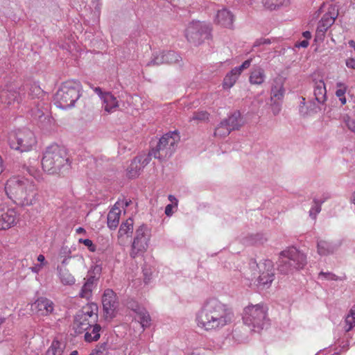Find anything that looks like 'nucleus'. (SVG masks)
Masks as SVG:
<instances>
[{
    "label": "nucleus",
    "instance_id": "obj_1",
    "mask_svg": "<svg viewBox=\"0 0 355 355\" xmlns=\"http://www.w3.org/2000/svg\"><path fill=\"white\" fill-rule=\"evenodd\" d=\"M234 320L232 311L216 298L207 300L196 312L197 327L209 333H217L230 324Z\"/></svg>",
    "mask_w": 355,
    "mask_h": 355
},
{
    "label": "nucleus",
    "instance_id": "obj_2",
    "mask_svg": "<svg viewBox=\"0 0 355 355\" xmlns=\"http://www.w3.org/2000/svg\"><path fill=\"white\" fill-rule=\"evenodd\" d=\"M8 197L20 206H31L37 200V187L32 179L15 175L9 178L5 185Z\"/></svg>",
    "mask_w": 355,
    "mask_h": 355
},
{
    "label": "nucleus",
    "instance_id": "obj_3",
    "mask_svg": "<svg viewBox=\"0 0 355 355\" xmlns=\"http://www.w3.org/2000/svg\"><path fill=\"white\" fill-rule=\"evenodd\" d=\"M249 265V270L244 273V284L248 286L255 285L262 289L270 287L275 278L272 261L265 259L257 263L252 260Z\"/></svg>",
    "mask_w": 355,
    "mask_h": 355
},
{
    "label": "nucleus",
    "instance_id": "obj_4",
    "mask_svg": "<svg viewBox=\"0 0 355 355\" xmlns=\"http://www.w3.org/2000/svg\"><path fill=\"white\" fill-rule=\"evenodd\" d=\"M42 166L49 174H58L62 168L68 169L69 159L66 150L58 145L48 147L42 159Z\"/></svg>",
    "mask_w": 355,
    "mask_h": 355
},
{
    "label": "nucleus",
    "instance_id": "obj_5",
    "mask_svg": "<svg viewBox=\"0 0 355 355\" xmlns=\"http://www.w3.org/2000/svg\"><path fill=\"white\" fill-rule=\"evenodd\" d=\"M81 89L79 81L72 80L64 82L55 94V105L62 110L73 107L80 97Z\"/></svg>",
    "mask_w": 355,
    "mask_h": 355
},
{
    "label": "nucleus",
    "instance_id": "obj_6",
    "mask_svg": "<svg viewBox=\"0 0 355 355\" xmlns=\"http://www.w3.org/2000/svg\"><path fill=\"white\" fill-rule=\"evenodd\" d=\"M306 264V256L294 247L281 252L278 270L284 275L302 269Z\"/></svg>",
    "mask_w": 355,
    "mask_h": 355
},
{
    "label": "nucleus",
    "instance_id": "obj_7",
    "mask_svg": "<svg viewBox=\"0 0 355 355\" xmlns=\"http://www.w3.org/2000/svg\"><path fill=\"white\" fill-rule=\"evenodd\" d=\"M8 143L10 148L20 153L28 152L36 144V137L29 129H19L8 134Z\"/></svg>",
    "mask_w": 355,
    "mask_h": 355
},
{
    "label": "nucleus",
    "instance_id": "obj_8",
    "mask_svg": "<svg viewBox=\"0 0 355 355\" xmlns=\"http://www.w3.org/2000/svg\"><path fill=\"white\" fill-rule=\"evenodd\" d=\"M243 320L254 331H259L268 324L267 309L262 304L249 305L244 309Z\"/></svg>",
    "mask_w": 355,
    "mask_h": 355
},
{
    "label": "nucleus",
    "instance_id": "obj_9",
    "mask_svg": "<svg viewBox=\"0 0 355 355\" xmlns=\"http://www.w3.org/2000/svg\"><path fill=\"white\" fill-rule=\"evenodd\" d=\"M28 96L33 100L37 98V101H33L34 107L31 109V115L35 119L39 120L42 123L46 122L50 123L51 118L49 114V104L45 101L42 98L44 92L39 85L34 83L31 85Z\"/></svg>",
    "mask_w": 355,
    "mask_h": 355
},
{
    "label": "nucleus",
    "instance_id": "obj_10",
    "mask_svg": "<svg viewBox=\"0 0 355 355\" xmlns=\"http://www.w3.org/2000/svg\"><path fill=\"white\" fill-rule=\"evenodd\" d=\"M98 318V306L96 304L89 303L83 306L75 316L73 325L76 332L81 334L83 330H87L90 326L96 324Z\"/></svg>",
    "mask_w": 355,
    "mask_h": 355
},
{
    "label": "nucleus",
    "instance_id": "obj_11",
    "mask_svg": "<svg viewBox=\"0 0 355 355\" xmlns=\"http://www.w3.org/2000/svg\"><path fill=\"white\" fill-rule=\"evenodd\" d=\"M180 139L176 132H171L163 135L155 148L152 149L153 157L159 160L170 157L175 150Z\"/></svg>",
    "mask_w": 355,
    "mask_h": 355
},
{
    "label": "nucleus",
    "instance_id": "obj_12",
    "mask_svg": "<svg viewBox=\"0 0 355 355\" xmlns=\"http://www.w3.org/2000/svg\"><path fill=\"white\" fill-rule=\"evenodd\" d=\"M211 27L209 24L193 20L187 25L184 34L190 43L198 45L209 37Z\"/></svg>",
    "mask_w": 355,
    "mask_h": 355
},
{
    "label": "nucleus",
    "instance_id": "obj_13",
    "mask_svg": "<svg viewBox=\"0 0 355 355\" xmlns=\"http://www.w3.org/2000/svg\"><path fill=\"white\" fill-rule=\"evenodd\" d=\"M150 236V230L146 225H142L137 229L130 252L131 257L142 256L146 252Z\"/></svg>",
    "mask_w": 355,
    "mask_h": 355
},
{
    "label": "nucleus",
    "instance_id": "obj_14",
    "mask_svg": "<svg viewBox=\"0 0 355 355\" xmlns=\"http://www.w3.org/2000/svg\"><path fill=\"white\" fill-rule=\"evenodd\" d=\"M22 97L18 89L13 85H6L0 91V101L8 106L18 105L21 103Z\"/></svg>",
    "mask_w": 355,
    "mask_h": 355
},
{
    "label": "nucleus",
    "instance_id": "obj_15",
    "mask_svg": "<svg viewBox=\"0 0 355 355\" xmlns=\"http://www.w3.org/2000/svg\"><path fill=\"white\" fill-rule=\"evenodd\" d=\"M102 304L106 319L114 316L117 308L116 295L112 289H106L102 296Z\"/></svg>",
    "mask_w": 355,
    "mask_h": 355
},
{
    "label": "nucleus",
    "instance_id": "obj_16",
    "mask_svg": "<svg viewBox=\"0 0 355 355\" xmlns=\"http://www.w3.org/2000/svg\"><path fill=\"white\" fill-rule=\"evenodd\" d=\"M17 214L14 208L0 207V230H8L16 225Z\"/></svg>",
    "mask_w": 355,
    "mask_h": 355
},
{
    "label": "nucleus",
    "instance_id": "obj_17",
    "mask_svg": "<svg viewBox=\"0 0 355 355\" xmlns=\"http://www.w3.org/2000/svg\"><path fill=\"white\" fill-rule=\"evenodd\" d=\"M33 309L40 315H49L54 310V303L46 297H39L32 305Z\"/></svg>",
    "mask_w": 355,
    "mask_h": 355
},
{
    "label": "nucleus",
    "instance_id": "obj_18",
    "mask_svg": "<svg viewBox=\"0 0 355 355\" xmlns=\"http://www.w3.org/2000/svg\"><path fill=\"white\" fill-rule=\"evenodd\" d=\"M233 21V15L226 8L219 10L215 18V21L218 24L226 28H230L232 26Z\"/></svg>",
    "mask_w": 355,
    "mask_h": 355
},
{
    "label": "nucleus",
    "instance_id": "obj_19",
    "mask_svg": "<svg viewBox=\"0 0 355 355\" xmlns=\"http://www.w3.org/2000/svg\"><path fill=\"white\" fill-rule=\"evenodd\" d=\"M285 94L283 81L281 78L273 80L270 91V101H282Z\"/></svg>",
    "mask_w": 355,
    "mask_h": 355
},
{
    "label": "nucleus",
    "instance_id": "obj_20",
    "mask_svg": "<svg viewBox=\"0 0 355 355\" xmlns=\"http://www.w3.org/2000/svg\"><path fill=\"white\" fill-rule=\"evenodd\" d=\"M132 310L137 314V320L143 331L148 328L151 324V318L146 309L137 305L135 308H132Z\"/></svg>",
    "mask_w": 355,
    "mask_h": 355
},
{
    "label": "nucleus",
    "instance_id": "obj_21",
    "mask_svg": "<svg viewBox=\"0 0 355 355\" xmlns=\"http://www.w3.org/2000/svg\"><path fill=\"white\" fill-rule=\"evenodd\" d=\"M102 103L104 110L107 113L115 112L119 107V102L116 98L110 92H105Z\"/></svg>",
    "mask_w": 355,
    "mask_h": 355
},
{
    "label": "nucleus",
    "instance_id": "obj_22",
    "mask_svg": "<svg viewBox=\"0 0 355 355\" xmlns=\"http://www.w3.org/2000/svg\"><path fill=\"white\" fill-rule=\"evenodd\" d=\"M313 94L315 101L320 104H323L327 100V89L325 83L322 80L315 82Z\"/></svg>",
    "mask_w": 355,
    "mask_h": 355
},
{
    "label": "nucleus",
    "instance_id": "obj_23",
    "mask_svg": "<svg viewBox=\"0 0 355 355\" xmlns=\"http://www.w3.org/2000/svg\"><path fill=\"white\" fill-rule=\"evenodd\" d=\"M101 327L97 322L90 326L87 330H83V332H85V340L87 343L97 341L101 336Z\"/></svg>",
    "mask_w": 355,
    "mask_h": 355
},
{
    "label": "nucleus",
    "instance_id": "obj_24",
    "mask_svg": "<svg viewBox=\"0 0 355 355\" xmlns=\"http://www.w3.org/2000/svg\"><path fill=\"white\" fill-rule=\"evenodd\" d=\"M266 80V74L263 69L260 67L252 68L249 81L252 85H261Z\"/></svg>",
    "mask_w": 355,
    "mask_h": 355
},
{
    "label": "nucleus",
    "instance_id": "obj_25",
    "mask_svg": "<svg viewBox=\"0 0 355 355\" xmlns=\"http://www.w3.org/2000/svg\"><path fill=\"white\" fill-rule=\"evenodd\" d=\"M121 213V209L114 205L109 211L107 214V226L110 229L114 230L117 227L119 223Z\"/></svg>",
    "mask_w": 355,
    "mask_h": 355
},
{
    "label": "nucleus",
    "instance_id": "obj_26",
    "mask_svg": "<svg viewBox=\"0 0 355 355\" xmlns=\"http://www.w3.org/2000/svg\"><path fill=\"white\" fill-rule=\"evenodd\" d=\"M57 270L59 279L63 285L71 286L75 284L76 279L67 268L58 266Z\"/></svg>",
    "mask_w": 355,
    "mask_h": 355
},
{
    "label": "nucleus",
    "instance_id": "obj_27",
    "mask_svg": "<svg viewBox=\"0 0 355 355\" xmlns=\"http://www.w3.org/2000/svg\"><path fill=\"white\" fill-rule=\"evenodd\" d=\"M223 121L232 131L239 129L242 125L241 114L239 112H234Z\"/></svg>",
    "mask_w": 355,
    "mask_h": 355
},
{
    "label": "nucleus",
    "instance_id": "obj_28",
    "mask_svg": "<svg viewBox=\"0 0 355 355\" xmlns=\"http://www.w3.org/2000/svg\"><path fill=\"white\" fill-rule=\"evenodd\" d=\"M318 252L321 256L332 254L336 249L333 243L324 240H320L317 243Z\"/></svg>",
    "mask_w": 355,
    "mask_h": 355
},
{
    "label": "nucleus",
    "instance_id": "obj_29",
    "mask_svg": "<svg viewBox=\"0 0 355 355\" xmlns=\"http://www.w3.org/2000/svg\"><path fill=\"white\" fill-rule=\"evenodd\" d=\"M94 281L95 279L94 277H90L87 279L79 293L80 297L87 300L90 298L92 296V291L94 288Z\"/></svg>",
    "mask_w": 355,
    "mask_h": 355
},
{
    "label": "nucleus",
    "instance_id": "obj_30",
    "mask_svg": "<svg viewBox=\"0 0 355 355\" xmlns=\"http://www.w3.org/2000/svg\"><path fill=\"white\" fill-rule=\"evenodd\" d=\"M65 349V344L58 340H53L49 347L46 354L47 355H63Z\"/></svg>",
    "mask_w": 355,
    "mask_h": 355
},
{
    "label": "nucleus",
    "instance_id": "obj_31",
    "mask_svg": "<svg viewBox=\"0 0 355 355\" xmlns=\"http://www.w3.org/2000/svg\"><path fill=\"white\" fill-rule=\"evenodd\" d=\"M237 71L234 68L226 75L223 80L224 88L230 89L235 84L240 76Z\"/></svg>",
    "mask_w": 355,
    "mask_h": 355
},
{
    "label": "nucleus",
    "instance_id": "obj_32",
    "mask_svg": "<svg viewBox=\"0 0 355 355\" xmlns=\"http://www.w3.org/2000/svg\"><path fill=\"white\" fill-rule=\"evenodd\" d=\"M132 230L133 220L131 218H129L121 225L118 232L119 236L121 237L125 235L128 236L132 233Z\"/></svg>",
    "mask_w": 355,
    "mask_h": 355
},
{
    "label": "nucleus",
    "instance_id": "obj_33",
    "mask_svg": "<svg viewBox=\"0 0 355 355\" xmlns=\"http://www.w3.org/2000/svg\"><path fill=\"white\" fill-rule=\"evenodd\" d=\"M139 162L140 161L136 157L131 162L127 169L128 175L130 178H135L138 175L140 171L143 168L141 164Z\"/></svg>",
    "mask_w": 355,
    "mask_h": 355
},
{
    "label": "nucleus",
    "instance_id": "obj_34",
    "mask_svg": "<svg viewBox=\"0 0 355 355\" xmlns=\"http://www.w3.org/2000/svg\"><path fill=\"white\" fill-rule=\"evenodd\" d=\"M343 329L346 332L355 330V311L351 310L345 317Z\"/></svg>",
    "mask_w": 355,
    "mask_h": 355
},
{
    "label": "nucleus",
    "instance_id": "obj_35",
    "mask_svg": "<svg viewBox=\"0 0 355 355\" xmlns=\"http://www.w3.org/2000/svg\"><path fill=\"white\" fill-rule=\"evenodd\" d=\"M231 131L232 130L228 128L227 125L225 124V122L222 121L216 128L214 136L219 138H223L229 135Z\"/></svg>",
    "mask_w": 355,
    "mask_h": 355
},
{
    "label": "nucleus",
    "instance_id": "obj_36",
    "mask_svg": "<svg viewBox=\"0 0 355 355\" xmlns=\"http://www.w3.org/2000/svg\"><path fill=\"white\" fill-rule=\"evenodd\" d=\"M336 88H337V89L336 91V96L339 98L342 105L345 104L346 98L345 97V94L347 91V86L343 83L338 82L336 83Z\"/></svg>",
    "mask_w": 355,
    "mask_h": 355
},
{
    "label": "nucleus",
    "instance_id": "obj_37",
    "mask_svg": "<svg viewBox=\"0 0 355 355\" xmlns=\"http://www.w3.org/2000/svg\"><path fill=\"white\" fill-rule=\"evenodd\" d=\"M324 202V200H318V199H313V205L311 207V209L309 210V216L311 218L315 219L317 215L321 211V206L322 203Z\"/></svg>",
    "mask_w": 355,
    "mask_h": 355
},
{
    "label": "nucleus",
    "instance_id": "obj_38",
    "mask_svg": "<svg viewBox=\"0 0 355 355\" xmlns=\"http://www.w3.org/2000/svg\"><path fill=\"white\" fill-rule=\"evenodd\" d=\"M266 241V239L261 234H252L247 238L244 241L245 243L248 245L262 244Z\"/></svg>",
    "mask_w": 355,
    "mask_h": 355
},
{
    "label": "nucleus",
    "instance_id": "obj_39",
    "mask_svg": "<svg viewBox=\"0 0 355 355\" xmlns=\"http://www.w3.org/2000/svg\"><path fill=\"white\" fill-rule=\"evenodd\" d=\"M166 64L164 51H160L153 55V59L148 63V66Z\"/></svg>",
    "mask_w": 355,
    "mask_h": 355
},
{
    "label": "nucleus",
    "instance_id": "obj_40",
    "mask_svg": "<svg viewBox=\"0 0 355 355\" xmlns=\"http://www.w3.org/2000/svg\"><path fill=\"white\" fill-rule=\"evenodd\" d=\"M166 64H172L178 62L181 60V57L176 52L173 51H164Z\"/></svg>",
    "mask_w": 355,
    "mask_h": 355
},
{
    "label": "nucleus",
    "instance_id": "obj_41",
    "mask_svg": "<svg viewBox=\"0 0 355 355\" xmlns=\"http://www.w3.org/2000/svg\"><path fill=\"white\" fill-rule=\"evenodd\" d=\"M318 279L327 281H342L343 279L330 272H320L318 275Z\"/></svg>",
    "mask_w": 355,
    "mask_h": 355
},
{
    "label": "nucleus",
    "instance_id": "obj_42",
    "mask_svg": "<svg viewBox=\"0 0 355 355\" xmlns=\"http://www.w3.org/2000/svg\"><path fill=\"white\" fill-rule=\"evenodd\" d=\"M209 119V114L205 111H198L193 113V116L190 119L191 121L196 123L206 121Z\"/></svg>",
    "mask_w": 355,
    "mask_h": 355
},
{
    "label": "nucleus",
    "instance_id": "obj_43",
    "mask_svg": "<svg viewBox=\"0 0 355 355\" xmlns=\"http://www.w3.org/2000/svg\"><path fill=\"white\" fill-rule=\"evenodd\" d=\"M337 14L336 13L331 14L327 12L324 15L320 21L324 24V26L329 28L334 23Z\"/></svg>",
    "mask_w": 355,
    "mask_h": 355
},
{
    "label": "nucleus",
    "instance_id": "obj_44",
    "mask_svg": "<svg viewBox=\"0 0 355 355\" xmlns=\"http://www.w3.org/2000/svg\"><path fill=\"white\" fill-rule=\"evenodd\" d=\"M263 6L270 10H275L282 5L284 0H261Z\"/></svg>",
    "mask_w": 355,
    "mask_h": 355
},
{
    "label": "nucleus",
    "instance_id": "obj_45",
    "mask_svg": "<svg viewBox=\"0 0 355 355\" xmlns=\"http://www.w3.org/2000/svg\"><path fill=\"white\" fill-rule=\"evenodd\" d=\"M152 157H153V155L152 154L151 150L148 154H141L136 157V158L140 161L139 163L141 164V166L144 168L150 162Z\"/></svg>",
    "mask_w": 355,
    "mask_h": 355
},
{
    "label": "nucleus",
    "instance_id": "obj_46",
    "mask_svg": "<svg viewBox=\"0 0 355 355\" xmlns=\"http://www.w3.org/2000/svg\"><path fill=\"white\" fill-rule=\"evenodd\" d=\"M71 251L67 246H62L58 252V258H71Z\"/></svg>",
    "mask_w": 355,
    "mask_h": 355
},
{
    "label": "nucleus",
    "instance_id": "obj_47",
    "mask_svg": "<svg viewBox=\"0 0 355 355\" xmlns=\"http://www.w3.org/2000/svg\"><path fill=\"white\" fill-rule=\"evenodd\" d=\"M78 241L79 243H83L85 246L88 247L91 252H95L96 247L92 240L89 239H80Z\"/></svg>",
    "mask_w": 355,
    "mask_h": 355
},
{
    "label": "nucleus",
    "instance_id": "obj_48",
    "mask_svg": "<svg viewBox=\"0 0 355 355\" xmlns=\"http://www.w3.org/2000/svg\"><path fill=\"white\" fill-rule=\"evenodd\" d=\"M282 101H276V100L271 101L272 102V103H271L272 112L275 115H277L279 113V112L281 110V102Z\"/></svg>",
    "mask_w": 355,
    "mask_h": 355
},
{
    "label": "nucleus",
    "instance_id": "obj_49",
    "mask_svg": "<svg viewBox=\"0 0 355 355\" xmlns=\"http://www.w3.org/2000/svg\"><path fill=\"white\" fill-rule=\"evenodd\" d=\"M252 61V58L248 59L245 61H244L241 65L234 68L235 69H237V71L241 74L244 69H248L250 66Z\"/></svg>",
    "mask_w": 355,
    "mask_h": 355
},
{
    "label": "nucleus",
    "instance_id": "obj_50",
    "mask_svg": "<svg viewBox=\"0 0 355 355\" xmlns=\"http://www.w3.org/2000/svg\"><path fill=\"white\" fill-rule=\"evenodd\" d=\"M252 61V58L248 59L245 61H244L241 65L234 68L235 69H237V71L241 74L244 69H248L250 66Z\"/></svg>",
    "mask_w": 355,
    "mask_h": 355
},
{
    "label": "nucleus",
    "instance_id": "obj_51",
    "mask_svg": "<svg viewBox=\"0 0 355 355\" xmlns=\"http://www.w3.org/2000/svg\"><path fill=\"white\" fill-rule=\"evenodd\" d=\"M327 29H328V28L324 26V24L322 22H321V21H320L318 28H317V33L318 34L321 33V35H323L327 31ZM323 35H317L318 37H320V38Z\"/></svg>",
    "mask_w": 355,
    "mask_h": 355
},
{
    "label": "nucleus",
    "instance_id": "obj_52",
    "mask_svg": "<svg viewBox=\"0 0 355 355\" xmlns=\"http://www.w3.org/2000/svg\"><path fill=\"white\" fill-rule=\"evenodd\" d=\"M130 202L131 201L128 200H119L114 204V206H116V207H123L125 209L130 205Z\"/></svg>",
    "mask_w": 355,
    "mask_h": 355
},
{
    "label": "nucleus",
    "instance_id": "obj_53",
    "mask_svg": "<svg viewBox=\"0 0 355 355\" xmlns=\"http://www.w3.org/2000/svg\"><path fill=\"white\" fill-rule=\"evenodd\" d=\"M270 44V39L261 38L255 41L254 43L253 47L259 46L262 44Z\"/></svg>",
    "mask_w": 355,
    "mask_h": 355
},
{
    "label": "nucleus",
    "instance_id": "obj_54",
    "mask_svg": "<svg viewBox=\"0 0 355 355\" xmlns=\"http://www.w3.org/2000/svg\"><path fill=\"white\" fill-rule=\"evenodd\" d=\"M345 123L348 128L355 132V120L347 118V119L345 120Z\"/></svg>",
    "mask_w": 355,
    "mask_h": 355
},
{
    "label": "nucleus",
    "instance_id": "obj_55",
    "mask_svg": "<svg viewBox=\"0 0 355 355\" xmlns=\"http://www.w3.org/2000/svg\"><path fill=\"white\" fill-rule=\"evenodd\" d=\"M175 207L174 205H173L172 204H168L165 207V214L167 216H172L173 211V207Z\"/></svg>",
    "mask_w": 355,
    "mask_h": 355
},
{
    "label": "nucleus",
    "instance_id": "obj_56",
    "mask_svg": "<svg viewBox=\"0 0 355 355\" xmlns=\"http://www.w3.org/2000/svg\"><path fill=\"white\" fill-rule=\"evenodd\" d=\"M345 64L348 68L355 69V59L354 58L347 59Z\"/></svg>",
    "mask_w": 355,
    "mask_h": 355
},
{
    "label": "nucleus",
    "instance_id": "obj_57",
    "mask_svg": "<svg viewBox=\"0 0 355 355\" xmlns=\"http://www.w3.org/2000/svg\"><path fill=\"white\" fill-rule=\"evenodd\" d=\"M143 272L144 275V282L146 284H147L150 279L151 272L148 271L147 269H144Z\"/></svg>",
    "mask_w": 355,
    "mask_h": 355
},
{
    "label": "nucleus",
    "instance_id": "obj_58",
    "mask_svg": "<svg viewBox=\"0 0 355 355\" xmlns=\"http://www.w3.org/2000/svg\"><path fill=\"white\" fill-rule=\"evenodd\" d=\"M94 91L95 92V93H96V94H98V96L100 97V98L101 99V101H103V96H104V95L105 94V93H103V92H102L101 89L100 87H94Z\"/></svg>",
    "mask_w": 355,
    "mask_h": 355
},
{
    "label": "nucleus",
    "instance_id": "obj_59",
    "mask_svg": "<svg viewBox=\"0 0 355 355\" xmlns=\"http://www.w3.org/2000/svg\"><path fill=\"white\" fill-rule=\"evenodd\" d=\"M168 198L173 205H174L176 207H178V200L174 196L169 195Z\"/></svg>",
    "mask_w": 355,
    "mask_h": 355
},
{
    "label": "nucleus",
    "instance_id": "obj_60",
    "mask_svg": "<svg viewBox=\"0 0 355 355\" xmlns=\"http://www.w3.org/2000/svg\"><path fill=\"white\" fill-rule=\"evenodd\" d=\"M297 47H302L306 48L309 46V42L307 40H304L302 42H300L297 45H296Z\"/></svg>",
    "mask_w": 355,
    "mask_h": 355
},
{
    "label": "nucleus",
    "instance_id": "obj_61",
    "mask_svg": "<svg viewBox=\"0 0 355 355\" xmlns=\"http://www.w3.org/2000/svg\"><path fill=\"white\" fill-rule=\"evenodd\" d=\"M37 261L42 263L41 265H44L45 264V257H44V256L43 254H40L37 257Z\"/></svg>",
    "mask_w": 355,
    "mask_h": 355
},
{
    "label": "nucleus",
    "instance_id": "obj_62",
    "mask_svg": "<svg viewBox=\"0 0 355 355\" xmlns=\"http://www.w3.org/2000/svg\"><path fill=\"white\" fill-rule=\"evenodd\" d=\"M42 268V265H37L34 267H33L31 269H32V271L33 272H37Z\"/></svg>",
    "mask_w": 355,
    "mask_h": 355
},
{
    "label": "nucleus",
    "instance_id": "obj_63",
    "mask_svg": "<svg viewBox=\"0 0 355 355\" xmlns=\"http://www.w3.org/2000/svg\"><path fill=\"white\" fill-rule=\"evenodd\" d=\"M303 36L308 40L311 37V34L309 31H305L303 33Z\"/></svg>",
    "mask_w": 355,
    "mask_h": 355
},
{
    "label": "nucleus",
    "instance_id": "obj_64",
    "mask_svg": "<svg viewBox=\"0 0 355 355\" xmlns=\"http://www.w3.org/2000/svg\"><path fill=\"white\" fill-rule=\"evenodd\" d=\"M350 201L355 205V191L352 193Z\"/></svg>",
    "mask_w": 355,
    "mask_h": 355
}]
</instances>
